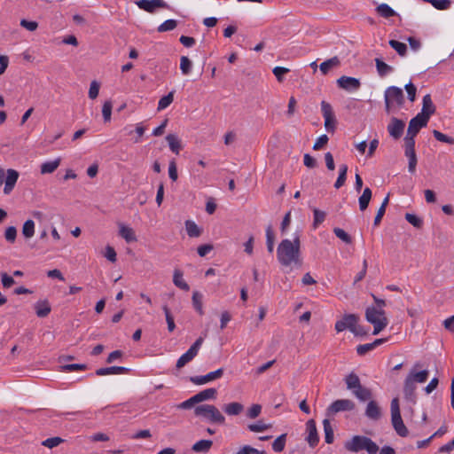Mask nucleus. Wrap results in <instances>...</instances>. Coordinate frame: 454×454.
Instances as JSON below:
<instances>
[{
    "label": "nucleus",
    "mask_w": 454,
    "mask_h": 454,
    "mask_svg": "<svg viewBox=\"0 0 454 454\" xmlns=\"http://www.w3.org/2000/svg\"><path fill=\"white\" fill-rule=\"evenodd\" d=\"M425 3L431 4L435 9L445 11L450 9L451 5L450 0H422Z\"/></svg>",
    "instance_id": "41"
},
{
    "label": "nucleus",
    "mask_w": 454,
    "mask_h": 454,
    "mask_svg": "<svg viewBox=\"0 0 454 454\" xmlns=\"http://www.w3.org/2000/svg\"><path fill=\"white\" fill-rule=\"evenodd\" d=\"M390 47H392L400 56H405L407 53V46L405 43L396 40H390L388 42Z\"/></svg>",
    "instance_id": "46"
},
{
    "label": "nucleus",
    "mask_w": 454,
    "mask_h": 454,
    "mask_svg": "<svg viewBox=\"0 0 454 454\" xmlns=\"http://www.w3.org/2000/svg\"><path fill=\"white\" fill-rule=\"evenodd\" d=\"M391 422L393 427L396 424L403 421L401 412H400V407H399V400L397 397H395L391 401Z\"/></svg>",
    "instance_id": "20"
},
{
    "label": "nucleus",
    "mask_w": 454,
    "mask_h": 454,
    "mask_svg": "<svg viewBox=\"0 0 454 454\" xmlns=\"http://www.w3.org/2000/svg\"><path fill=\"white\" fill-rule=\"evenodd\" d=\"M173 283L182 290L188 291L189 285L183 279V272L179 270L174 271Z\"/></svg>",
    "instance_id": "34"
},
{
    "label": "nucleus",
    "mask_w": 454,
    "mask_h": 454,
    "mask_svg": "<svg viewBox=\"0 0 454 454\" xmlns=\"http://www.w3.org/2000/svg\"><path fill=\"white\" fill-rule=\"evenodd\" d=\"M286 434H282L278 437L275 439V441L272 443V449L276 452H281L286 446Z\"/></svg>",
    "instance_id": "50"
},
{
    "label": "nucleus",
    "mask_w": 454,
    "mask_h": 454,
    "mask_svg": "<svg viewBox=\"0 0 454 454\" xmlns=\"http://www.w3.org/2000/svg\"><path fill=\"white\" fill-rule=\"evenodd\" d=\"M375 65H376L378 74L380 77H384L393 71V67L391 66L387 65V63H385L380 58L375 59Z\"/></svg>",
    "instance_id": "30"
},
{
    "label": "nucleus",
    "mask_w": 454,
    "mask_h": 454,
    "mask_svg": "<svg viewBox=\"0 0 454 454\" xmlns=\"http://www.w3.org/2000/svg\"><path fill=\"white\" fill-rule=\"evenodd\" d=\"M334 328L338 333L348 330L355 337L359 338L366 337L369 334V329L359 324V317L356 314H345L336 321Z\"/></svg>",
    "instance_id": "2"
},
{
    "label": "nucleus",
    "mask_w": 454,
    "mask_h": 454,
    "mask_svg": "<svg viewBox=\"0 0 454 454\" xmlns=\"http://www.w3.org/2000/svg\"><path fill=\"white\" fill-rule=\"evenodd\" d=\"M174 93L175 91H170L168 95L162 97L158 103V111H161L165 108H167L174 100Z\"/></svg>",
    "instance_id": "47"
},
{
    "label": "nucleus",
    "mask_w": 454,
    "mask_h": 454,
    "mask_svg": "<svg viewBox=\"0 0 454 454\" xmlns=\"http://www.w3.org/2000/svg\"><path fill=\"white\" fill-rule=\"evenodd\" d=\"M177 24L178 23L176 20H167L158 27L157 31L159 33H163L174 30L177 27Z\"/></svg>",
    "instance_id": "48"
},
{
    "label": "nucleus",
    "mask_w": 454,
    "mask_h": 454,
    "mask_svg": "<svg viewBox=\"0 0 454 454\" xmlns=\"http://www.w3.org/2000/svg\"><path fill=\"white\" fill-rule=\"evenodd\" d=\"M314 214V221H313V228L316 229L319 224H321L326 216V213L325 211L319 210L317 208L313 209Z\"/></svg>",
    "instance_id": "54"
},
{
    "label": "nucleus",
    "mask_w": 454,
    "mask_h": 454,
    "mask_svg": "<svg viewBox=\"0 0 454 454\" xmlns=\"http://www.w3.org/2000/svg\"><path fill=\"white\" fill-rule=\"evenodd\" d=\"M212 445L211 440H200L192 445V450L195 452H207Z\"/></svg>",
    "instance_id": "32"
},
{
    "label": "nucleus",
    "mask_w": 454,
    "mask_h": 454,
    "mask_svg": "<svg viewBox=\"0 0 454 454\" xmlns=\"http://www.w3.org/2000/svg\"><path fill=\"white\" fill-rule=\"evenodd\" d=\"M166 140L168 144V146H169V149L176 154H179L181 149H182V145H181V141L179 140V138L177 137L176 135L175 134H168L167 137H166Z\"/></svg>",
    "instance_id": "25"
},
{
    "label": "nucleus",
    "mask_w": 454,
    "mask_h": 454,
    "mask_svg": "<svg viewBox=\"0 0 454 454\" xmlns=\"http://www.w3.org/2000/svg\"><path fill=\"white\" fill-rule=\"evenodd\" d=\"M20 174L17 170L9 168L6 171V176L4 177V194H10L15 187V184L19 179Z\"/></svg>",
    "instance_id": "14"
},
{
    "label": "nucleus",
    "mask_w": 454,
    "mask_h": 454,
    "mask_svg": "<svg viewBox=\"0 0 454 454\" xmlns=\"http://www.w3.org/2000/svg\"><path fill=\"white\" fill-rule=\"evenodd\" d=\"M427 122L428 120L417 114L410 121L407 133L417 136L419 130L427 125Z\"/></svg>",
    "instance_id": "17"
},
{
    "label": "nucleus",
    "mask_w": 454,
    "mask_h": 454,
    "mask_svg": "<svg viewBox=\"0 0 454 454\" xmlns=\"http://www.w3.org/2000/svg\"><path fill=\"white\" fill-rule=\"evenodd\" d=\"M271 424H265L262 420H258L256 423L249 424L247 428L254 433H260L271 428Z\"/></svg>",
    "instance_id": "44"
},
{
    "label": "nucleus",
    "mask_w": 454,
    "mask_h": 454,
    "mask_svg": "<svg viewBox=\"0 0 454 454\" xmlns=\"http://www.w3.org/2000/svg\"><path fill=\"white\" fill-rule=\"evenodd\" d=\"M192 63L186 56H182L180 59V69L182 74L187 75L192 71Z\"/></svg>",
    "instance_id": "51"
},
{
    "label": "nucleus",
    "mask_w": 454,
    "mask_h": 454,
    "mask_svg": "<svg viewBox=\"0 0 454 454\" xmlns=\"http://www.w3.org/2000/svg\"><path fill=\"white\" fill-rule=\"evenodd\" d=\"M100 84L97 81H92L90 85L89 90V98L90 99H95L98 96Z\"/></svg>",
    "instance_id": "61"
},
{
    "label": "nucleus",
    "mask_w": 454,
    "mask_h": 454,
    "mask_svg": "<svg viewBox=\"0 0 454 454\" xmlns=\"http://www.w3.org/2000/svg\"><path fill=\"white\" fill-rule=\"evenodd\" d=\"M345 449L351 452L366 450L368 454H376L379 446L369 437L364 435H355L344 445Z\"/></svg>",
    "instance_id": "3"
},
{
    "label": "nucleus",
    "mask_w": 454,
    "mask_h": 454,
    "mask_svg": "<svg viewBox=\"0 0 454 454\" xmlns=\"http://www.w3.org/2000/svg\"><path fill=\"white\" fill-rule=\"evenodd\" d=\"M365 416L373 420H378L380 418V408L375 401H370L368 403L365 410Z\"/></svg>",
    "instance_id": "21"
},
{
    "label": "nucleus",
    "mask_w": 454,
    "mask_h": 454,
    "mask_svg": "<svg viewBox=\"0 0 454 454\" xmlns=\"http://www.w3.org/2000/svg\"><path fill=\"white\" fill-rule=\"evenodd\" d=\"M202 342H193L191 348L183 354L176 362V368L181 369L189 362H191L198 354Z\"/></svg>",
    "instance_id": "9"
},
{
    "label": "nucleus",
    "mask_w": 454,
    "mask_h": 454,
    "mask_svg": "<svg viewBox=\"0 0 454 454\" xmlns=\"http://www.w3.org/2000/svg\"><path fill=\"white\" fill-rule=\"evenodd\" d=\"M112 108H113V105L110 100H107L104 103L103 107H102V114H103L104 121L106 122H107L111 120Z\"/></svg>",
    "instance_id": "59"
},
{
    "label": "nucleus",
    "mask_w": 454,
    "mask_h": 454,
    "mask_svg": "<svg viewBox=\"0 0 454 454\" xmlns=\"http://www.w3.org/2000/svg\"><path fill=\"white\" fill-rule=\"evenodd\" d=\"M345 382L347 388L352 390V392L361 386L359 377L354 372H351L346 377Z\"/></svg>",
    "instance_id": "38"
},
{
    "label": "nucleus",
    "mask_w": 454,
    "mask_h": 454,
    "mask_svg": "<svg viewBox=\"0 0 454 454\" xmlns=\"http://www.w3.org/2000/svg\"><path fill=\"white\" fill-rule=\"evenodd\" d=\"M404 155L408 158V171L411 174H413L416 171V167L418 163L416 151H407L404 152Z\"/></svg>",
    "instance_id": "35"
},
{
    "label": "nucleus",
    "mask_w": 454,
    "mask_h": 454,
    "mask_svg": "<svg viewBox=\"0 0 454 454\" xmlns=\"http://www.w3.org/2000/svg\"><path fill=\"white\" fill-rule=\"evenodd\" d=\"M436 107L432 101V98L430 94H427L423 97L422 99V109L418 115L422 116L423 118L429 121L431 115L435 113Z\"/></svg>",
    "instance_id": "16"
},
{
    "label": "nucleus",
    "mask_w": 454,
    "mask_h": 454,
    "mask_svg": "<svg viewBox=\"0 0 454 454\" xmlns=\"http://www.w3.org/2000/svg\"><path fill=\"white\" fill-rule=\"evenodd\" d=\"M60 371L62 372H74V371H84L87 369L85 364H63L59 365Z\"/></svg>",
    "instance_id": "49"
},
{
    "label": "nucleus",
    "mask_w": 454,
    "mask_h": 454,
    "mask_svg": "<svg viewBox=\"0 0 454 454\" xmlns=\"http://www.w3.org/2000/svg\"><path fill=\"white\" fill-rule=\"evenodd\" d=\"M337 84L340 88L345 90H356L360 88L361 82L358 79L349 76H340L337 80Z\"/></svg>",
    "instance_id": "15"
},
{
    "label": "nucleus",
    "mask_w": 454,
    "mask_h": 454,
    "mask_svg": "<svg viewBox=\"0 0 454 454\" xmlns=\"http://www.w3.org/2000/svg\"><path fill=\"white\" fill-rule=\"evenodd\" d=\"M415 137L411 134L406 133L404 137V152L415 150Z\"/></svg>",
    "instance_id": "57"
},
{
    "label": "nucleus",
    "mask_w": 454,
    "mask_h": 454,
    "mask_svg": "<svg viewBox=\"0 0 454 454\" xmlns=\"http://www.w3.org/2000/svg\"><path fill=\"white\" fill-rule=\"evenodd\" d=\"M17 237V229L14 226H10L5 230L4 238L10 242L13 243Z\"/></svg>",
    "instance_id": "62"
},
{
    "label": "nucleus",
    "mask_w": 454,
    "mask_h": 454,
    "mask_svg": "<svg viewBox=\"0 0 454 454\" xmlns=\"http://www.w3.org/2000/svg\"><path fill=\"white\" fill-rule=\"evenodd\" d=\"M365 318L373 325V335L379 334L388 324L385 310L376 309L373 306L366 309Z\"/></svg>",
    "instance_id": "4"
},
{
    "label": "nucleus",
    "mask_w": 454,
    "mask_h": 454,
    "mask_svg": "<svg viewBox=\"0 0 454 454\" xmlns=\"http://www.w3.org/2000/svg\"><path fill=\"white\" fill-rule=\"evenodd\" d=\"M382 342H367L356 347V352L359 356H364L367 352L373 350Z\"/></svg>",
    "instance_id": "45"
},
{
    "label": "nucleus",
    "mask_w": 454,
    "mask_h": 454,
    "mask_svg": "<svg viewBox=\"0 0 454 454\" xmlns=\"http://www.w3.org/2000/svg\"><path fill=\"white\" fill-rule=\"evenodd\" d=\"M354 395L360 401H367L372 397V392L369 388L362 385L353 391Z\"/></svg>",
    "instance_id": "36"
},
{
    "label": "nucleus",
    "mask_w": 454,
    "mask_h": 454,
    "mask_svg": "<svg viewBox=\"0 0 454 454\" xmlns=\"http://www.w3.org/2000/svg\"><path fill=\"white\" fill-rule=\"evenodd\" d=\"M194 415L201 417L213 424L223 425L225 422L224 416L213 404H200L195 407Z\"/></svg>",
    "instance_id": "5"
},
{
    "label": "nucleus",
    "mask_w": 454,
    "mask_h": 454,
    "mask_svg": "<svg viewBox=\"0 0 454 454\" xmlns=\"http://www.w3.org/2000/svg\"><path fill=\"white\" fill-rule=\"evenodd\" d=\"M428 371L427 370H422L419 372H411L407 378H411V380H413L414 383H423L426 382L428 378Z\"/></svg>",
    "instance_id": "43"
},
{
    "label": "nucleus",
    "mask_w": 454,
    "mask_h": 454,
    "mask_svg": "<svg viewBox=\"0 0 454 454\" xmlns=\"http://www.w3.org/2000/svg\"><path fill=\"white\" fill-rule=\"evenodd\" d=\"M202 294L198 292V291H194L193 294H192V304H193V307L194 309L201 315L203 313V310H202Z\"/></svg>",
    "instance_id": "52"
},
{
    "label": "nucleus",
    "mask_w": 454,
    "mask_h": 454,
    "mask_svg": "<svg viewBox=\"0 0 454 454\" xmlns=\"http://www.w3.org/2000/svg\"><path fill=\"white\" fill-rule=\"evenodd\" d=\"M321 112L325 119V129L333 134L337 127V119L330 103L323 100L321 102Z\"/></svg>",
    "instance_id": "6"
},
{
    "label": "nucleus",
    "mask_w": 454,
    "mask_h": 454,
    "mask_svg": "<svg viewBox=\"0 0 454 454\" xmlns=\"http://www.w3.org/2000/svg\"><path fill=\"white\" fill-rule=\"evenodd\" d=\"M22 234L26 239H30L35 234V223L33 220H27L22 226Z\"/></svg>",
    "instance_id": "42"
},
{
    "label": "nucleus",
    "mask_w": 454,
    "mask_h": 454,
    "mask_svg": "<svg viewBox=\"0 0 454 454\" xmlns=\"http://www.w3.org/2000/svg\"><path fill=\"white\" fill-rule=\"evenodd\" d=\"M275 234L271 225L266 228V245L269 253H272L274 250Z\"/></svg>",
    "instance_id": "40"
},
{
    "label": "nucleus",
    "mask_w": 454,
    "mask_h": 454,
    "mask_svg": "<svg viewBox=\"0 0 454 454\" xmlns=\"http://www.w3.org/2000/svg\"><path fill=\"white\" fill-rule=\"evenodd\" d=\"M347 173H348V166L346 164L340 165L339 176L334 184V187L336 189H340L341 186L344 185L346 179H347Z\"/></svg>",
    "instance_id": "37"
},
{
    "label": "nucleus",
    "mask_w": 454,
    "mask_h": 454,
    "mask_svg": "<svg viewBox=\"0 0 454 454\" xmlns=\"http://www.w3.org/2000/svg\"><path fill=\"white\" fill-rule=\"evenodd\" d=\"M372 192L369 187H366L362 195L358 199L359 209L364 211L367 209L369 203L372 200Z\"/></svg>",
    "instance_id": "26"
},
{
    "label": "nucleus",
    "mask_w": 454,
    "mask_h": 454,
    "mask_svg": "<svg viewBox=\"0 0 454 454\" xmlns=\"http://www.w3.org/2000/svg\"><path fill=\"white\" fill-rule=\"evenodd\" d=\"M223 374V369L219 368L216 371L210 372L209 373L203 376H192L190 381L195 385H203L209 381L220 379Z\"/></svg>",
    "instance_id": "11"
},
{
    "label": "nucleus",
    "mask_w": 454,
    "mask_h": 454,
    "mask_svg": "<svg viewBox=\"0 0 454 454\" xmlns=\"http://www.w3.org/2000/svg\"><path fill=\"white\" fill-rule=\"evenodd\" d=\"M60 161V158H57L54 160L43 162L41 165V174L53 173L59 168Z\"/></svg>",
    "instance_id": "28"
},
{
    "label": "nucleus",
    "mask_w": 454,
    "mask_h": 454,
    "mask_svg": "<svg viewBox=\"0 0 454 454\" xmlns=\"http://www.w3.org/2000/svg\"><path fill=\"white\" fill-rule=\"evenodd\" d=\"M51 312V306L47 301H38L35 304V313L39 317H45Z\"/></svg>",
    "instance_id": "31"
},
{
    "label": "nucleus",
    "mask_w": 454,
    "mask_h": 454,
    "mask_svg": "<svg viewBox=\"0 0 454 454\" xmlns=\"http://www.w3.org/2000/svg\"><path fill=\"white\" fill-rule=\"evenodd\" d=\"M340 65V60L337 56H334L320 64V71L323 74H328L331 68L337 67Z\"/></svg>",
    "instance_id": "24"
},
{
    "label": "nucleus",
    "mask_w": 454,
    "mask_h": 454,
    "mask_svg": "<svg viewBox=\"0 0 454 454\" xmlns=\"http://www.w3.org/2000/svg\"><path fill=\"white\" fill-rule=\"evenodd\" d=\"M262 412V405L258 403L253 404L247 411V417L254 419H256Z\"/></svg>",
    "instance_id": "58"
},
{
    "label": "nucleus",
    "mask_w": 454,
    "mask_h": 454,
    "mask_svg": "<svg viewBox=\"0 0 454 454\" xmlns=\"http://www.w3.org/2000/svg\"><path fill=\"white\" fill-rule=\"evenodd\" d=\"M404 89L407 92L409 100L413 102L416 98V91H417L416 86L412 82H410L409 83H407L404 86Z\"/></svg>",
    "instance_id": "63"
},
{
    "label": "nucleus",
    "mask_w": 454,
    "mask_h": 454,
    "mask_svg": "<svg viewBox=\"0 0 454 454\" xmlns=\"http://www.w3.org/2000/svg\"><path fill=\"white\" fill-rule=\"evenodd\" d=\"M376 11L378 14L383 18H390L396 15V12L387 4H380L377 6Z\"/></svg>",
    "instance_id": "39"
},
{
    "label": "nucleus",
    "mask_w": 454,
    "mask_h": 454,
    "mask_svg": "<svg viewBox=\"0 0 454 454\" xmlns=\"http://www.w3.org/2000/svg\"><path fill=\"white\" fill-rule=\"evenodd\" d=\"M277 257L282 266H290L292 263L301 265V239L297 235L294 240L283 239L277 248Z\"/></svg>",
    "instance_id": "1"
},
{
    "label": "nucleus",
    "mask_w": 454,
    "mask_h": 454,
    "mask_svg": "<svg viewBox=\"0 0 454 454\" xmlns=\"http://www.w3.org/2000/svg\"><path fill=\"white\" fill-rule=\"evenodd\" d=\"M236 454H260V450L250 445H244L236 452Z\"/></svg>",
    "instance_id": "64"
},
{
    "label": "nucleus",
    "mask_w": 454,
    "mask_h": 454,
    "mask_svg": "<svg viewBox=\"0 0 454 454\" xmlns=\"http://www.w3.org/2000/svg\"><path fill=\"white\" fill-rule=\"evenodd\" d=\"M405 122L396 117H392L387 125V131L394 139H399L403 133Z\"/></svg>",
    "instance_id": "10"
},
{
    "label": "nucleus",
    "mask_w": 454,
    "mask_h": 454,
    "mask_svg": "<svg viewBox=\"0 0 454 454\" xmlns=\"http://www.w3.org/2000/svg\"><path fill=\"white\" fill-rule=\"evenodd\" d=\"M130 372L129 368L124 366L102 367L96 370L97 376H105L110 374H127Z\"/></svg>",
    "instance_id": "18"
},
{
    "label": "nucleus",
    "mask_w": 454,
    "mask_h": 454,
    "mask_svg": "<svg viewBox=\"0 0 454 454\" xmlns=\"http://www.w3.org/2000/svg\"><path fill=\"white\" fill-rule=\"evenodd\" d=\"M333 233L336 235L337 238L341 239L346 244H351L352 243V238L349 234H348L344 230L335 227L333 228Z\"/></svg>",
    "instance_id": "55"
},
{
    "label": "nucleus",
    "mask_w": 454,
    "mask_h": 454,
    "mask_svg": "<svg viewBox=\"0 0 454 454\" xmlns=\"http://www.w3.org/2000/svg\"><path fill=\"white\" fill-rule=\"evenodd\" d=\"M223 409L230 416H238L243 411L244 405L238 402H232L225 404Z\"/></svg>",
    "instance_id": "23"
},
{
    "label": "nucleus",
    "mask_w": 454,
    "mask_h": 454,
    "mask_svg": "<svg viewBox=\"0 0 454 454\" xmlns=\"http://www.w3.org/2000/svg\"><path fill=\"white\" fill-rule=\"evenodd\" d=\"M405 219L408 223H410L411 225H413L417 229H421L423 226L422 219L414 214L406 213Z\"/></svg>",
    "instance_id": "53"
},
{
    "label": "nucleus",
    "mask_w": 454,
    "mask_h": 454,
    "mask_svg": "<svg viewBox=\"0 0 454 454\" xmlns=\"http://www.w3.org/2000/svg\"><path fill=\"white\" fill-rule=\"evenodd\" d=\"M433 136L434 138L440 142H443L449 145H454V138L451 137H449L443 133H442L439 130L434 129L433 130Z\"/></svg>",
    "instance_id": "56"
},
{
    "label": "nucleus",
    "mask_w": 454,
    "mask_h": 454,
    "mask_svg": "<svg viewBox=\"0 0 454 454\" xmlns=\"http://www.w3.org/2000/svg\"><path fill=\"white\" fill-rule=\"evenodd\" d=\"M217 395V390L214 387L204 389L196 395H194V398L197 403H202L207 400H215Z\"/></svg>",
    "instance_id": "19"
},
{
    "label": "nucleus",
    "mask_w": 454,
    "mask_h": 454,
    "mask_svg": "<svg viewBox=\"0 0 454 454\" xmlns=\"http://www.w3.org/2000/svg\"><path fill=\"white\" fill-rule=\"evenodd\" d=\"M355 403L349 399H339L332 403L326 410V415L332 416L340 411H353Z\"/></svg>",
    "instance_id": "7"
},
{
    "label": "nucleus",
    "mask_w": 454,
    "mask_h": 454,
    "mask_svg": "<svg viewBox=\"0 0 454 454\" xmlns=\"http://www.w3.org/2000/svg\"><path fill=\"white\" fill-rule=\"evenodd\" d=\"M306 431L308 435L306 437V441L311 448H314L317 445L319 442V437L317 434V425L314 419H309L306 423Z\"/></svg>",
    "instance_id": "13"
},
{
    "label": "nucleus",
    "mask_w": 454,
    "mask_h": 454,
    "mask_svg": "<svg viewBox=\"0 0 454 454\" xmlns=\"http://www.w3.org/2000/svg\"><path fill=\"white\" fill-rule=\"evenodd\" d=\"M63 439L60 438V437H51V438H47L46 440H44L43 442H42V445L49 448V449H52L56 446H58L59 444H60L61 442H63Z\"/></svg>",
    "instance_id": "60"
},
{
    "label": "nucleus",
    "mask_w": 454,
    "mask_h": 454,
    "mask_svg": "<svg viewBox=\"0 0 454 454\" xmlns=\"http://www.w3.org/2000/svg\"><path fill=\"white\" fill-rule=\"evenodd\" d=\"M119 234L128 243L137 241V237L135 235L133 229L124 224H120Z\"/></svg>",
    "instance_id": "27"
},
{
    "label": "nucleus",
    "mask_w": 454,
    "mask_h": 454,
    "mask_svg": "<svg viewBox=\"0 0 454 454\" xmlns=\"http://www.w3.org/2000/svg\"><path fill=\"white\" fill-rule=\"evenodd\" d=\"M415 390H416V385L411 380V378H406L404 380V387H403V394L407 400H410L411 402H415Z\"/></svg>",
    "instance_id": "22"
},
{
    "label": "nucleus",
    "mask_w": 454,
    "mask_h": 454,
    "mask_svg": "<svg viewBox=\"0 0 454 454\" xmlns=\"http://www.w3.org/2000/svg\"><path fill=\"white\" fill-rule=\"evenodd\" d=\"M184 224L187 234L190 238H197L201 235V229L193 221L186 220Z\"/></svg>",
    "instance_id": "29"
},
{
    "label": "nucleus",
    "mask_w": 454,
    "mask_h": 454,
    "mask_svg": "<svg viewBox=\"0 0 454 454\" xmlns=\"http://www.w3.org/2000/svg\"><path fill=\"white\" fill-rule=\"evenodd\" d=\"M323 427L325 431V442L331 444L334 440L333 429L332 427L331 422L328 419H325L323 420Z\"/></svg>",
    "instance_id": "33"
},
{
    "label": "nucleus",
    "mask_w": 454,
    "mask_h": 454,
    "mask_svg": "<svg viewBox=\"0 0 454 454\" xmlns=\"http://www.w3.org/2000/svg\"><path fill=\"white\" fill-rule=\"evenodd\" d=\"M136 4L149 13H154L157 8H168V4L163 0H137Z\"/></svg>",
    "instance_id": "8"
},
{
    "label": "nucleus",
    "mask_w": 454,
    "mask_h": 454,
    "mask_svg": "<svg viewBox=\"0 0 454 454\" xmlns=\"http://www.w3.org/2000/svg\"><path fill=\"white\" fill-rule=\"evenodd\" d=\"M385 98H387L391 102L395 103L398 106L404 104V95L403 90L396 86H390L385 91Z\"/></svg>",
    "instance_id": "12"
}]
</instances>
